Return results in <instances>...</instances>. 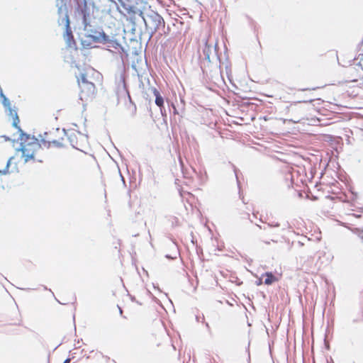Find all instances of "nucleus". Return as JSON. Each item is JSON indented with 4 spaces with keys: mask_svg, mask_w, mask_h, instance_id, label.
<instances>
[{
    "mask_svg": "<svg viewBox=\"0 0 363 363\" xmlns=\"http://www.w3.org/2000/svg\"><path fill=\"white\" fill-rule=\"evenodd\" d=\"M0 98L1 99V103L9 111V115L13 116L14 111L11 107L9 99L4 94L2 90H0Z\"/></svg>",
    "mask_w": 363,
    "mask_h": 363,
    "instance_id": "f8f14e48",
    "label": "nucleus"
},
{
    "mask_svg": "<svg viewBox=\"0 0 363 363\" xmlns=\"http://www.w3.org/2000/svg\"><path fill=\"white\" fill-rule=\"evenodd\" d=\"M101 26H94L89 23L84 24V31L85 39L82 40L81 44L85 49L94 48L93 43L97 44L99 35L101 30Z\"/></svg>",
    "mask_w": 363,
    "mask_h": 363,
    "instance_id": "20e7f679",
    "label": "nucleus"
},
{
    "mask_svg": "<svg viewBox=\"0 0 363 363\" xmlns=\"http://www.w3.org/2000/svg\"><path fill=\"white\" fill-rule=\"evenodd\" d=\"M119 309H120V310H119V312H120L121 313H122V310H121L120 308H119Z\"/></svg>",
    "mask_w": 363,
    "mask_h": 363,
    "instance_id": "c03bdc74",
    "label": "nucleus"
},
{
    "mask_svg": "<svg viewBox=\"0 0 363 363\" xmlns=\"http://www.w3.org/2000/svg\"><path fill=\"white\" fill-rule=\"evenodd\" d=\"M70 0H56V7L57 8V23L59 26H65V33L63 35L67 47L69 48H77V44L72 34L70 27L69 17L68 14L67 4Z\"/></svg>",
    "mask_w": 363,
    "mask_h": 363,
    "instance_id": "f03ea898",
    "label": "nucleus"
},
{
    "mask_svg": "<svg viewBox=\"0 0 363 363\" xmlns=\"http://www.w3.org/2000/svg\"><path fill=\"white\" fill-rule=\"evenodd\" d=\"M128 109L131 111L132 116H135L137 110L135 104L133 103L132 104H130V106H128Z\"/></svg>",
    "mask_w": 363,
    "mask_h": 363,
    "instance_id": "412c9836",
    "label": "nucleus"
},
{
    "mask_svg": "<svg viewBox=\"0 0 363 363\" xmlns=\"http://www.w3.org/2000/svg\"><path fill=\"white\" fill-rule=\"evenodd\" d=\"M271 241H272V242H276V241H275L274 240H273V239H272V240H271Z\"/></svg>",
    "mask_w": 363,
    "mask_h": 363,
    "instance_id": "49530a36",
    "label": "nucleus"
},
{
    "mask_svg": "<svg viewBox=\"0 0 363 363\" xmlns=\"http://www.w3.org/2000/svg\"><path fill=\"white\" fill-rule=\"evenodd\" d=\"M12 116H13L12 125H13V127H14L15 128H16L18 130V132L19 133V135H20L19 139L23 140V137H24V135H26V133L23 132V130L21 129V128L18 125L20 120H19V118H18L16 111H14V114Z\"/></svg>",
    "mask_w": 363,
    "mask_h": 363,
    "instance_id": "9d476101",
    "label": "nucleus"
},
{
    "mask_svg": "<svg viewBox=\"0 0 363 363\" xmlns=\"http://www.w3.org/2000/svg\"><path fill=\"white\" fill-rule=\"evenodd\" d=\"M155 104L160 107V111H161V113H162V115L164 116V113H163V108H164V99L163 97L160 95H157V97H155Z\"/></svg>",
    "mask_w": 363,
    "mask_h": 363,
    "instance_id": "ddd939ff",
    "label": "nucleus"
},
{
    "mask_svg": "<svg viewBox=\"0 0 363 363\" xmlns=\"http://www.w3.org/2000/svg\"><path fill=\"white\" fill-rule=\"evenodd\" d=\"M35 150H33L30 153H24L23 155V157H24V162L26 163L28 162L30 160H33L34 159V155H35Z\"/></svg>",
    "mask_w": 363,
    "mask_h": 363,
    "instance_id": "2eb2a0df",
    "label": "nucleus"
},
{
    "mask_svg": "<svg viewBox=\"0 0 363 363\" xmlns=\"http://www.w3.org/2000/svg\"><path fill=\"white\" fill-rule=\"evenodd\" d=\"M51 144L54 145L57 147H64V145L62 143H61L59 140H53L51 141Z\"/></svg>",
    "mask_w": 363,
    "mask_h": 363,
    "instance_id": "4be33fe9",
    "label": "nucleus"
},
{
    "mask_svg": "<svg viewBox=\"0 0 363 363\" xmlns=\"http://www.w3.org/2000/svg\"><path fill=\"white\" fill-rule=\"evenodd\" d=\"M40 146L43 145L44 147L47 148H50L51 145V141L46 140L44 138H42L39 142Z\"/></svg>",
    "mask_w": 363,
    "mask_h": 363,
    "instance_id": "a211bd4d",
    "label": "nucleus"
},
{
    "mask_svg": "<svg viewBox=\"0 0 363 363\" xmlns=\"http://www.w3.org/2000/svg\"><path fill=\"white\" fill-rule=\"evenodd\" d=\"M256 226L260 230H262L267 235H272L274 233L272 232V229L274 228H279L280 226V223L278 222H273L269 223L264 225L256 224Z\"/></svg>",
    "mask_w": 363,
    "mask_h": 363,
    "instance_id": "1a4fd4ad",
    "label": "nucleus"
},
{
    "mask_svg": "<svg viewBox=\"0 0 363 363\" xmlns=\"http://www.w3.org/2000/svg\"><path fill=\"white\" fill-rule=\"evenodd\" d=\"M13 159V157H11L6 163V167L4 169H0L1 174H7L9 173V168L11 165V162Z\"/></svg>",
    "mask_w": 363,
    "mask_h": 363,
    "instance_id": "f3484780",
    "label": "nucleus"
},
{
    "mask_svg": "<svg viewBox=\"0 0 363 363\" xmlns=\"http://www.w3.org/2000/svg\"><path fill=\"white\" fill-rule=\"evenodd\" d=\"M152 92L155 97H157V95H158V96L160 95V91L156 88L153 87V88H152Z\"/></svg>",
    "mask_w": 363,
    "mask_h": 363,
    "instance_id": "a878e982",
    "label": "nucleus"
},
{
    "mask_svg": "<svg viewBox=\"0 0 363 363\" xmlns=\"http://www.w3.org/2000/svg\"><path fill=\"white\" fill-rule=\"evenodd\" d=\"M172 109H173V113H174V114H177V115H179V111H177V108L175 107V106L172 104Z\"/></svg>",
    "mask_w": 363,
    "mask_h": 363,
    "instance_id": "bb28decb",
    "label": "nucleus"
},
{
    "mask_svg": "<svg viewBox=\"0 0 363 363\" xmlns=\"http://www.w3.org/2000/svg\"><path fill=\"white\" fill-rule=\"evenodd\" d=\"M97 44L106 46V50H110V48H113L119 52H124V48L117 39V34L112 33L108 34L104 30L103 28H101L100 35H99Z\"/></svg>",
    "mask_w": 363,
    "mask_h": 363,
    "instance_id": "39448f33",
    "label": "nucleus"
},
{
    "mask_svg": "<svg viewBox=\"0 0 363 363\" xmlns=\"http://www.w3.org/2000/svg\"><path fill=\"white\" fill-rule=\"evenodd\" d=\"M79 89V99L82 101H89L94 98L96 88L94 83H84Z\"/></svg>",
    "mask_w": 363,
    "mask_h": 363,
    "instance_id": "0eeeda50",
    "label": "nucleus"
},
{
    "mask_svg": "<svg viewBox=\"0 0 363 363\" xmlns=\"http://www.w3.org/2000/svg\"><path fill=\"white\" fill-rule=\"evenodd\" d=\"M22 143L26 144L27 146H35L38 148H40V144L39 143V140L35 136L30 135L28 133H26V135L23 137V140H21Z\"/></svg>",
    "mask_w": 363,
    "mask_h": 363,
    "instance_id": "6e6552de",
    "label": "nucleus"
},
{
    "mask_svg": "<svg viewBox=\"0 0 363 363\" xmlns=\"http://www.w3.org/2000/svg\"><path fill=\"white\" fill-rule=\"evenodd\" d=\"M118 172H119L120 177H121V179H122L123 182L124 183L125 180H124V178H123V175L121 173V171L119 170Z\"/></svg>",
    "mask_w": 363,
    "mask_h": 363,
    "instance_id": "2f4dec72",
    "label": "nucleus"
},
{
    "mask_svg": "<svg viewBox=\"0 0 363 363\" xmlns=\"http://www.w3.org/2000/svg\"><path fill=\"white\" fill-rule=\"evenodd\" d=\"M49 291H50V293H52V294H54V292H52V291H51V289H49Z\"/></svg>",
    "mask_w": 363,
    "mask_h": 363,
    "instance_id": "ea45409f",
    "label": "nucleus"
},
{
    "mask_svg": "<svg viewBox=\"0 0 363 363\" xmlns=\"http://www.w3.org/2000/svg\"><path fill=\"white\" fill-rule=\"evenodd\" d=\"M352 232L356 234L362 240H363V230L354 228Z\"/></svg>",
    "mask_w": 363,
    "mask_h": 363,
    "instance_id": "6ab92c4d",
    "label": "nucleus"
},
{
    "mask_svg": "<svg viewBox=\"0 0 363 363\" xmlns=\"http://www.w3.org/2000/svg\"><path fill=\"white\" fill-rule=\"evenodd\" d=\"M49 291H50V293H52V294H54V292H52V291H51V289H49Z\"/></svg>",
    "mask_w": 363,
    "mask_h": 363,
    "instance_id": "58836bf2",
    "label": "nucleus"
},
{
    "mask_svg": "<svg viewBox=\"0 0 363 363\" xmlns=\"http://www.w3.org/2000/svg\"><path fill=\"white\" fill-rule=\"evenodd\" d=\"M196 320H197V321H199V316H196Z\"/></svg>",
    "mask_w": 363,
    "mask_h": 363,
    "instance_id": "a19ab883",
    "label": "nucleus"
},
{
    "mask_svg": "<svg viewBox=\"0 0 363 363\" xmlns=\"http://www.w3.org/2000/svg\"><path fill=\"white\" fill-rule=\"evenodd\" d=\"M234 167V172H235V176H236V178L238 179V176H237V169L235 167Z\"/></svg>",
    "mask_w": 363,
    "mask_h": 363,
    "instance_id": "473e14b6",
    "label": "nucleus"
},
{
    "mask_svg": "<svg viewBox=\"0 0 363 363\" xmlns=\"http://www.w3.org/2000/svg\"><path fill=\"white\" fill-rule=\"evenodd\" d=\"M133 12L138 13L142 18L145 26V30L149 34V39L152 38L157 32H160L161 30H164L165 22L157 12L151 9L144 11L137 9V11Z\"/></svg>",
    "mask_w": 363,
    "mask_h": 363,
    "instance_id": "7ed1b4c3",
    "label": "nucleus"
},
{
    "mask_svg": "<svg viewBox=\"0 0 363 363\" xmlns=\"http://www.w3.org/2000/svg\"><path fill=\"white\" fill-rule=\"evenodd\" d=\"M77 9L80 11L82 16V23L86 24L90 22V15L93 12L91 9L94 6L93 1H87L86 0H77Z\"/></svg>",
    "mask_w": 363,
    "mask_h": 363,
    "instance_id": "423d86ee",
    "label": "nucleus"
},
{
    "mask_svg": "<svg viewBox=\"0 0 363 363\" xmlns=\"http://www.w3.org/2000/svg\"><path fill=\"white\" fill-rule=\"evenodd\" d=\"M118 1L121 3V5L124 9H128L126 8V6H126V5H125V4L123 2V0H118Z\"/></svg>",
    "mask_w": 363,
    "mask_h": 363,
    "instance_id": "cd10ccee",
    "label": "nucleus"
},
{
    "mask_svg": "<svg viewBox=\"0 0 363 363\" xmlns=\"http://www.w3.org/2000/svg\"><path fill=\"white\" fill-rule=\"evenodd\" d=\"M179 162H180V164L182 165V161L181 158L179 159Z\"/></svg>",
    "mask_w": 363,
    "mask_h": 363,
    "instance_id": "e433bc0d",
    "label": "nucleus"
},
{
    "mask_svg": "<svg viewBox=\"0 0 363 363\" xmlns=\"http://www.w3.org/2000/svg\"><path fill=\"white\" fill-rule=\"evenodd\" d=\"M26 149L27 150L26 151V153H30V152L33 150H35V152L39 149L37 147L35 146H26Z\"/></svg>",
    "mask_w": 363,
    "mask_h": 363,
    "instance_id": "5701e85b",
    "label": "nucleus"
},
{
    "mask_svg": "<svg viewBox=\"0 0 363 363\" xmlns=\"http://www.w3.org/2000/svg\"><path fill=\"white\" fill-rule=\"evenodd\" d=\"M70 361H71V359L70 358H67L63 363H70Z\"/></svg>",
    "mask_w": 363,
    "mask_h": 363,
    "instance_id": "7c9ffc66",
    "label": "nucleus"
},
{
    "mask_svg": "<svg viewBox=\"0 0 363 363\" xmlns=\"http://www.w3.org/2000/svg\"><path fill=\"white\" fill-rule=\"evenodd\" d=\"M128 99H129V102H130V104H132L133 103H134L132 99H131V97L129 94V93L128 92Z\"/></svg>",
    "mask_w": 363,
    "mask_h": 363,
    "instance_id": "c756f323",
    "label": "nucleus"
},
{
    "mask_svg": "<svg viewBox=\"0 0 363 363\" xmlns=\"http://www.w3.org/2000/svg\"><path fill=\"white\" fill-rule=\"evenodd\" d=\"M206 326L207 328H209V325H208V323H206Z\"/></svg>",
    "mask_w": 363,
    "mask_h": 363,
    "instance_id": "c9c22d12",
    "label": "nucleus"
},
{
    "mask_svg": "<svg viewBox=\"0 0 363 363\" xmlns=\"http://www.w3.org/2000/svg\"><path fill=\"white\" fill-rule=\"evenodd\" d=\"M217 44L215 46L205 43L202 52L199 53L200 67L203 74H206L213 83L219 84L224 81L221 69L220 60L217 54Z\"/></svg>",
    "mask_w": 363,
    "mask_h": 363,
    "instance_id": "f257e3e1",
    "label": "nucleus"
},
{
    "mask_svg": "<svg viewBox=\"0 0 363 363\" xmlns=\"http://www.w3.org/2000/svg\"><path fill=\"white\" fill-rule=\"evenodd\" d=\"M49 291H50V293H52V294H54V292H52V291H51V289H49Z\"/></svg>",
    "mask_w": 363,
    "mask_h": 363,
    "instance_id": "4c0bfd02",
    "label": "nucleus"
},
{
    "mask_svg": "<svg viewBox=\"0 0 363 363\" xmlns=\"http://www.w3.org/2000/svg\"><path fill=\"white\" fill-rule=\"evenodd\" d=\"M276 281L275 276L271 272L266 273V279L264 280V284L266 285H271Z\"/></svg>",
    "mask_w": 363,
    "mask_h": 363,
    "instance_id": "4468645a",
    "label": "nucleus"
},
{
    "mask_svg": "<svg viewBox=\"0 0 363 363\" xmlns=\"http://www.w3.org/2000/svg\"><path fill=\"white\" fill-rule=\"evenodd\" d=\"M26 144L21 142L20 147L16 149L17 151H21L22 152V155L26 152L27 150L26 149Z\"/></svg>",
    "mask_w": 363,
    "mask_h": 363,
    "instance_id": "aec40b11",
    "label": "nucleus"
},
{
    "mask_svg": "<svg viewBox=\"0 0 363 363\" xmlns=\"http://www.w3.org/2000/svg\"><path fill=\"white\" fill-rule=\"evenodd\" d=\"M353 82H359V84L363 86V73L359 74V79H352Z\"/></svg>",
    "mask_w": 363,
    "mask_h": 363,
    "instance_id": "b1692460",
    "label": "nucleus"
},
{
    "mask_svg": "<svg viewBox=\"0 0 363 363\" xmlns=\"http://www.w3.org/2000/svg\"><path fill=\"white\" fill-rule=\"evenodd\" d=\"M4 138H5L6 140H10V138L6 135H4Z\"/></svg>",
    "mask_w": 363,
    "mask_h": 363,
    "instance_id": "72a5a7b5",
    "label": "nucleus"
},
{
    "mask_svg": "<svg viewBox=\"0 0 363 363\" xmlns=\"http://www.w3.org/2000/svg\"><path fill=\"white\" fill-rule=\"evenodd\" d=\"M152 92L155 97H157V95H158V96L160 95V91L156 88L153 87V88H152Z\"/></svg>",
    "mask_w": 363,
    "mask_h": 363,
    "instance_id": "393cba45",
    "label": "nucleus"
},
{
    "mask_svg": "<svg viewBox=\"0 0 363 363\" xmlns=\"http://www.w3.org/2000/svg\"><path fill=\"white\" fill-rule=\"evenodd\" d=\"M108 1L115 3V0H108Z\"/></svg>",
    "mask_w": 363,
    "mask_h": 363,
    "instance_id": "79ce46f5",
    "label": "nucleus"
},
{
    "mask_svg": "<svg viewBox=\"0 0 363 363\" xmlns=\"http://www.w3.org/2000/svg\"><path fill=\"white\" fill-rule=\"evenodd\" d=\"M355 60H358V62L354 64V67L350 68V72H352L353 69H356L359 74H363V53L359 54Z\"/></svg>",
    "mask_w": 363,
    "mask_h": 363,
    "instance_id": "9b49d317",
    "label": "nucleus"
},
{
    "mask_svg": "<svg viewBox=\"0 0 363 363\" xmlns=\"http://www.w3.org/2000/svg\"><path fill=\"white\" fill-rule=\"evenodd\" d=\"M121 80L123 83L124 86H125V78H124L123 75H122V74L121 75Z\"/></svg>",
    "mask_w": 363,
    "mask_h": 363,
    "instance_id": "c85d7f7f",
    "label": "nucleus"
},
{
    "mask_svg": "<svg viewBox=\"0 0 363 363\" xmlns=\"http://www.w3.org/2000/svg\"><path fill=\"white\" fill-rule=\"evenodd\" d=\"M44 135H48V133H47V132H45V133H44Z\"/></svg>",
    "mask_w": 363,
    "mask_h": 363,
    "instance_id": "a18cd8bd",
    "label": "nucleus"
},
{
    "mask_svg": "<svg viewBox=\"0 0 363 363\" xmlns=\"http://www.w3.org/2000/svg\"><path fill=\"white\" fill-rule=\"evenodd\" d=\"M131 11H132V7H130L129 12H130Z\"/></svg>",
    "mask_w": 363,
    "mask_h": 363,
    "instance_id": "37998d69",
    "label": "nucleus"
},
{
    "mask_svg": "<svg viewBox=\"0 0 363 363\" xmlns=\"http://www.w3.org/2000/svg\"><path fill=\"white\" fill-rule=\"evenodd\" d=\"M264 243H266L267 245H269L270 243L269 241H263Z\"/></svg>",
    "mask_w": 363,
    "mask_h": 363,
    "instance_id": "f704fd0d",
    "label": "nucleus"
},
{
    "mask_svg": "<svg viewBox=\"0 0 363 363\" xmlns=\"http://www.w3.org/2000/svg\"><path fill=\"white\" fill-rule=\"evenodd\" d=\"M77 82H78L79 86L80 87L84 84V82L85 84V83H90L91 82H89L87 80L86 76L85 74L82 73L80 74V78L77 79Z\"/></svg>",
    "mask_w": 363,
    "mask_h": 363,
    "instance_id": "dca6fc26",
    "label": "nucleus"
}]
</instances>
